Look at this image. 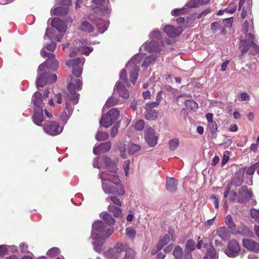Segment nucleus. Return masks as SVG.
I'll use <instances>...</instances> for the list:
<instances>
[{"label":"nucleus","mask_w":259,"mask_h":259,"mask_svg":"<svg viewBox=\"0 0 259 259\" xmlns=\"http://www.w3.org/2000/svg\"><path fill=\"white\" fill-rule=\"evenodd\" d=\"M102 160L105 165L99 176L102 181V187L103 191L108 194L124 195V188L121 184L116 163L107 157H104Z\"/></svg>","instance_id":"1"},{"label":"nucleus","mask_w":259,"mask_h":259,"mask_svg":"<svg viewBox=\"0 0 259 259\" xmlns=\"http://www.w3.org/2000/svg\"><path fill=\"white\" fill-rule=\"evenodd\" d=\"M100 217L104 221L95 222L92 226V237L95 240L94 248L96 251L100 252L103 240L109 237L114 232L112 225L114 224V220L107 212H103Z\"/></svg>","instance_id":"2"},{"label":"nucleus","mask_w":259,"mask_h":259,"mask_svg":"<svg viewBox=\"0 0 259 259\" xmlns=\"http://www.w3.org/2000/svg\"><path fill=\"white\" fill-rule=\"evenodd\" d=\"M82 82L79 79H75L71 77V80L67 87L68 92L66 94L65 99V109L61 115L62 121H66L72 114L73 106L76 104L78 101L79 95L75 93L76 90H80Z\"/></svg>","instance_id":"3"},{"label":"nucleus","mask_w":259,"mask_h":259,"mask_svg":"<svg viewBox=\"0 0 259 259\" xmlns=\"http://www.w3.org/2000/svg\"><path fill=\"white\" fill-rule=\"evenodd\" d=\"M93 2L99 6L94 9V11L96 14L95 18L92 17V15L89 18L96 25L99 32L103 33L107 30L109 25V22L106 19L109 16L111 10L108 4L103 5L105 0H93Z\"/></svg>","instance_id":"4"},{"label":"nucleus","mask_w":259,"mask_h":259,"mask_svg":"<svg viewBox=\"0 0 259 259\" xmlns=\"http://www.w3.org/2000/svg\"><path fill=\"white\" fill-rule=\"evenodd\" d=\"M119 115V111L116 108L110 109L106 115L102 116L100 120V124L106 128L109 127Z\"/></svg>","instance_id":"5"},{"label":"nucleus","mask_w":259,"mask_h":259,"mask_svg":"<svg viewBox=\"0 0 259 259\" xmlns=\"http://www.w3.org/2000/svg\"><path fill=\"white\" fill-rule=\"evenodd\" d=\"M243 27L245 29L246 32H249L246 35L247 39L242 41L241 52L242 54L245 53L247 52L249 46L254 45L253 43L254 36L251 33V30L252 26L248 22H245L243 24Z\"/></svg>","instance_id":"6"},{"label":"nucleus","mask_w":259,"mask_h":259,"mask_svg":"<svg viewBox=\"0 0 259 259\" xmlns=\"http://www.w3.org/2000/svg\"><path fill=\"white\" fill-rule=\"evenodd\" d=\"M63 127L60 126L59 123L55 121H47L44 126L46 133L51 136H56L61 133Z\"/></svg>","instance_id":"7"},{"label":"nucleus","mask_w":259,"mask_h":259,"mask_svg":"<svg viewBox=\"0 0 259 259\" xmlns=\"http://www.w3.org/2000/svg\"><path fill=\"white\" fill-rule=\"evenodd\" d=\"M144 139L149 146L154 147L157 144L158 135L151 127H146L145 130Z\"/></svg>","instance_id":"8"},{"label":"nucleus","mask_w":259,"mask_h":259,"mask_svg":"<svg viewBox=\"0 0 259 259\" xmlns=\"http://www.w3.org/2000/svg\"><path fill=\"white\" fill-rule=\"evenodd\" d=\"M85 59L83 57L77 58L75 59L67 61L66 65L72 68V72L73 74L79 77L82 72V66L84 63Z\"/></svg>","instance_id":"9"},{"label":"nucleus","mask_w":259,"mask_h":259,"mask_svg":"<svg viewBox=\"0 0 259 259\" xmlns=\"http://www.w3.org/2000/svg\"><path fill=\"white\" fill-rule=\"evenodd\" d=\"M41 54L44 58H47V61L45 63H42L45 66V70L48 71L49 69H56L58 65V63L55 59V55L52 53L47 52L42 49L41 51Z\"/></svg>","instance_id":"10"},{"label":"nucleus","mask_w":259,"mask_h":259,"mask_svg":"<svg viewBox=\"0 0 259 259\" xmlns=\"http://www.w3.org/2000/svg\"><path fill=\"white\" fill-rule=\"evenodd\" d=\"M49 71L45 70V66L41 64L38 69V77L36 81V85L37 88L44 87L47 83H49Z\"/></svg>","instance_id":"11"},{"label":"nucleus","mask_w":259,"mask_h":259,"mask_svg":"<svg viewBox=\"0 0 259 259\" xmlns=\"http://www.w3.org/2000/svg\"><path fill=\"white\" fill-rule=\"evenodd\" d=\"M123 251V245L122 244H117L114 247L106 251L105 255L108 259H118Z\"/></svg>","instance_id":"12"},{"label":"nucleus","mask_w":259,"mask_h":259,"mask_svg":"<svg viewBox=\"0 0 259 259\" xmlns=\"http://www.w3.org/2000/svg\"><path fill=\"white\" fill-rule=\"evenodd\" d=\"M240 250V247L238 242L236 240H232L230 241L225 253L229 257H234L238 254Z\"/></svg>","instance_id":"13"},{"label":"nucleus","mask_w":259,"mask_h":259,"mask_svg":"<svg viewBox=\"0 0 259 259\" xmlns=\"http://www.w3.org/2000/svg\"><path fill=\"white\" fill-rule=\"evenodd\" d=\"M251 196L252 193L250 190H248L247 187L246 186H242L238 191L237 202L240 203H244Z\"/></svg>","instance_id":"14"},{"label":"nucleus","mask_w":259,"mask_h":259,"mask_svg":"<svg viewBox=\"0 0 259 259\" xmlns=\"http://www.w3.org/2000/svg\"><path fill=\"white\" fill-rule=\"evenodd\" d=\"M182 26L175 27L173 25H167L163 27V31L167 35L171 37L179 36L182 32Z\"/></svg>","instance_id":"15"},{"label":"nucleus","mask_w":259,"mask_h":259,"mask_svg":"<svg viewBox=\"0 0 259 259\" xmlns=\"http://www.w3.org/2000/svg\"><path fill=\"white\" fill-rule=\"evenodd\" d=\"M243 245L249 250L255 253L259 252V243L253 240L244 239L243 240Z\"/></svg>","instance_id":"16"},{"label":"nucleus","mask_w":259,"mask_h":259,"mask_svg":"<svg viewBox=\"0 0 259 259\" xmlns=\"http://www.w3.org/2000/svg\"><path fill=\"white\" fill-rule=\"evenodd\" d=\"M51 25L53 27L58 30L60 33L65 32L67 29V26L64 22L58 18H54L52 19Z\"/></svg>","instance_id":"17"},{"label":"nucleus","mask_w":259,"mask_h":259,"mask_svg":"<svg viewBox=\"0 0 259 259\" xmlns=\"http://www.w3.org/2000/svg\"><path fill=\"white\" fill-rule=\"evenodd\" d=\"M33 122L37 125H41L44 120L43 108H35L34 114L32 116Z\"/></svg>","instance_id":"18"},{"label":"nucleus","mask_w":259,"mask_h":259,"mask_svg":"<svg viewBox=\"0 0 259 259\" xmlns=\"http://www.w3.org/2000/svg\"><path fill=\"white\" fill-rule=\"evenodd\" d=\"M110 148L111 143L110 142H105L101 144L98 147H95L93 149V153L95 155L104 153L109 151Z\"/></svg>","instance_id":"19"},{"label":"nucleus","mask_w":259,"mask_h":259,"mask_svg":"<svg viewBox=\"0 0 259 259\" xmlns=\"http://www.w3.org/2000/svg\"><path fill=\"white\" fill-rule=\"evenodd\" d=\"M32 101L35 108H43L42 95L40 92H36L32 97Z\"/></svg>","instance_id":"20"},{"label":"nucleus","mask_w":259,"mask_h":259,"mask_svg":"<svg viewBox=\"0 0 259 259\" xmlns=\"http://www.w3.org/2000/svg\"><path fill=\"white\" fill-rule=\"evenodd\" d=\"M115 89L118 92L120 97L125 99L129 97L128 92L121 82H118L116 83Z\"/></svg>","instance_id":"21"},{"label":"nucleus","mask_w":259,"mask_h":259,"mask_svg":"<svg viewBox=\"0 0 259 259\" xmlns=\"http://www.w3.org/2000/svg\"><path fill=\"white\" fill-rule=\"evenodd\" d=\"M150 51L156 52H160L162 50L163 44L161 41H156L153 39L150 42Z\"/></svg>","instance_id":"22"},{"label":"nucleus","mask_w":259,"mask_h":259,"mask_svg":"<svg viewBox=\"0 0 259 259\" xmlns=\"http://www.w3.org/2000/svg\"><path fill=\"white\" fill-rule=\"evenodd\" d=\"M178 182L172 178H168L166 180V188L171 192H175L177 189Z\"/></svg>","instance_id":"23"},{"label":"nucleus","mask_w":259,"mask_h":259,"mask_svg":"<svg viewBox=\"0 0 259 259\" xmlns=\"http://www.w3.org/2000/svg\"><path fill=\"white\" fill-rule=\"evenodd\" d=\"M80 29L87 32H92L94 30V26L88 21H83L81 24Z\"/></svg>","instance_id":"24"},{"label":"nucleus","mask_w":259,"mask_h":259,"mask_svg":"<svg viewBox=\"0 0 259 259\" xmlns=\"http://www.w3.org/2000/svg\"><path fill=\"white\" fill-rule=\"evenodd\" d=\"M54 31H55L54 30H52L49 28L47 29L46 34L44 36V39H46V37H48L51 40L55 39L58 41H60L62 39V36H59L55 35Z\"/></svg>","instance_id":"25"},{"label":"nucleus","mask_w":259,"mask_h":259,"mask_svg":"<svg viewBox=\"0 0 259 259\" xmlns=\"http://www.w3.org/2000/svg\"><path fill=\"white\" fill-rule=\"evenodd\" d=\"M160 94V92H158L157 95L156 101L155 102L147 103L146 104L145 107L146 110L152 109L153 108L156 107L159 104L161 100Z\"/></svg>","instance_id":"26"},{"label":"nucleus","mask_w":259,"mask_h":259,"mask_svg":"<svg viewBox=\"0 0 259 259\" xmlns=\"http://www.w3.org/2000/svg\"><path fill=\"white\" fill-rule=\"evenodd\" d=\"M210 0H191L188 4L187 6L190 8H195L200 5L207 4Z\"/></svg>","instance_id":"27"},{"label":"nucleus","mask_w":259,"mask_h":259,"mask_svg":"<svg viewBox=\"0 0 259 259\" xmlns=\"http://www.w3.org/2000/svg\"><path fill=\"white\" fill-rule=\"evenodd\" d=\"M132 67V70L131 71L130 80L134 84L138 77L139 68L137 66H134Z\"/></svg>","instance_id":"28"},{"label":"nucleus","mask_w":259,"mask_h":259,"mask_svg":"<svg viewBox=\"0 0 259 259\" xmlns=\"http://www.w3.org/2000/svg\"><path fill=\"white\" fill-rule=\"evenodd\" d=\"M145 114V118L149 120H153L156 118L157 113L156 110L153 109H147Z\"/></svg>","instance_id":"29"},{"label":"nucleus","mask_w":259,"mask_h":259,"mask_svg":"<svg viewBox=\"0 0 259 259\" xmlns=\"http://www.w3.org/2000/svg\"><path fill=\"white\" fill-rule=\"evenodd\" d=\"M141 60V55H136L133 57L131 60L126 64V67H133L137 66L136 64H138Z\"/></svg>","instance_id":"30"},{"label":"nucleus","mask_w":259,"mask_h":259,"mask_svg":"<svg viewBox=\"0 0 259 259\" xmlns=\"http://www.w3.org/2000/svg\"><path fill=\"white\" fill-rule=\"evenodd\" d=\"M225 223L226 225L231 229L235 230L237 229L236 225L233 221L232 217L231 215H228L225 219Z\"/></svg>","instance_id":"31"},{"label":"nucleus","mask_w":259,"mask_h":259,"mask_svg":"<svg viewBox=\"0 0 259 259\" xmlns=\"http://www.w3.org/2000/svg\"><path fill=\"white\" fill-rule=\"evenodd\" d=\"M170 238L168 235H165L164 236L162 237L159 242L157 246V248L158 250H160L163 246L167 244L169 241Z\"/></svg>","instance_id":"32"},{"label":"nucleus","mask_w":259,"mask_h":259,"mask_svg":"<svg viewBox=\"0 0 259 259\" xmlns=\"http://www.w3.org/2000/svg\"><path fill=\"white\" fill-rule=\"evenodd\" d=\"M179 144L180 140L179 139L176 138L169 140L168 142L169 148L171 151L176 150L179 147Z\"/></svg>","instance_id":"33"},{"label":"nucleus","mask_w":259,"mask_h":259,"mask_svg":"<svg viewBox=\"0 0 259 259\" xmlns=\"http://www.w3.org/2000/svg\"><path fill=\"white\" fill-rule=\"evenodd\" d=\"M108 209L110 212H111L113 213L115 217H119L121 216V210L118 207H116L113 205H109L108 206Z\"/></svg>","instance_id":"34"},{"label":"nucleus","mask_w":259,"mask_h":259,"mask_svg":"<svg viewBox=\"0 0 259 259\" xmlns=\"http://www.w3.org/2000/svg\"><path fill=\"white\" fill-rule=\"evenodd\" d=\"M128 149L129 154L132 155L139 151L141 149V147L139 145L132 143L128 145Z\"/></svg>","instance_id":"35"},{"label":"nucleus","mask_w":259,"mask_h":259,"mask_svg":"<svg viewBox=\"0 0 259 259\" xmlns=\"http://www.w3.org/2000/svg\"><path fill=\"white\" fill-rule=\"evenodd\" d=\"M205 257L206 259H216L217 258L216 251L212 246L209 248Z\"/></svg>","instance_id":"36"},{"label":"nucleus","mask_w":259,"mask_h":259,"mask_svg":"<svg viewBox=\"0 0 259 259\" xmlns=\"http://www.w3.org/2000/svg\"><path fill=\"white\" fill-rule=\"evenodd\" d=\"M185 106L188 110H193L197 109V104L192 100H188L185 101Z\"/></svg>","instance_id":"37"},{"label":"nucleus","mask_w":259,"mask_h":259,"mask_svg":"<svg viewBox=\"0 0 259 259\" xmlns=\"http://www.w3.org/2000/svg\"><path fill=\"white\" fill-rule=\"evenodd\" d=\"M156 58L157 57L155 55H152L148 56L143 63L142 66L144 67L148 66L155 61Z\"/></svg>","instance_id":"38"},{"label":"nucleus","mask_w":259,"mask_h":259,"mask_svg":"<svg viewBox=\"0 0 259 259\" xmlns=\"http://www.w3.org/2000/svg\"><path fill=\"white\" fill-rule=\"evenodd\" d=\"M228 231L224 228L220 227L217 231V235L222 239H225L228 237Z\"/></svg>","instance_id":"39"},{"label":"nucleus","mask_w":259,"mask_h":259,"mask_svg":"<svg viewBox=\"0 0 259 259\" xmlns=\"http://www.w3.org/2000/svg\"><path fill=\"white\" fill-rule=\"evenodd\" d=\"M173 254L175 259H182L183 250L182 248L179 246H176L173 251Z\"/></svg>","instance_id":"40"},{"label":"nucleus","mask_w":259,"mask_h":259,"mask_svg":"<svg viewBox=\"0 0 259 259\" xmlns=\"http://www.w3.org/2000/svg\"><path fill=\"white\" fill-rule=\"evenodd\" d=\"M195 241L192 240H188L186 243V253L190 252L191 253V252L195 249Z\"/></svg>","instance_id":"41"},{"label":"nucleus","mask_w":259,"mask_h":259,"mask_svg":"<svg viewBox=\"0 0 259 259\" xmlns=\"http://www.w3.org/2000/svg\"><path fill=\"white\" fill-rule=\"evenodd\" d=\"M122 259H135V253L131 248L126 249Z\"/></svg>","instance_id":"42"},{"label":"nucleus","mask_w":259,"mask_h":259,"mask_svg":"<svg viewBox=\"0 0 259 259\" xmlns=\"http://www.w3.org/2000/svg\"><path fill=\"white\" fill-rule=\"evenodd\" d=\"M250 214L251 218L259 224V209L251 208L250 210Z\"/></svg>","instance_id":"43"},{"label":"nucleus","mask_w":259,"mask_h":259,"mask_svg":"<svg viewBox=\"0 0 259 259\" xmlns=\"http://www.w3.org/2000/svg\"><path fill=\"white\" fill-rule=\"evenodd\" d=\"M109 137V135L106 132H98L96 135V139L97 140L103 141L107 139Z\"/></svg>","instance_id":"44"},{"label":"nucleus","mask_w":259,"mask_h":259,"mask_svg":"<svg viewBox=\"0 0 259 259\" xmlns=\"http://www.w3.org/2000/svg\"><path fill=\"white\" fill-rule=\"evenodd\" d=\"M77 50L80 53L85 55L89 54L93 51V49L83 46H79L77 48Z\"/></svg>","instance_id":"45"},{"label":"nucleus","mask_w":259,"mask_h":259,"mask_svg":"<svg viewBox=\"0 0 259 259\" xmlns=\"http://www.w3.org/2000/svg\"><path fill=\"white\" fill-rule=\"evenodd\" d=\"M117 102L118 101L116 98L111 97L106 101L105 106L107 107H110L115 106L117 103Z\"/></svg>","instance_id":"46"},{"label":"nucleus","mask_w":259,"mask_h":259,"mask_svg":"<svg viewBox=\"0 0 259 259\" xmlns=\"http://www.w3.org/2000/svg\"><path fill=\"white\" fill-rule=\"evenodd\" d=\"M59 249L57 247H53L49 249L47 254L51 257H54L59 253Z\"/></svg>","instance_id":"47"},{"label":"nucleus","mask_w":259,"mask_h":259,"mask_svg":"<svg viewBox=\"0 0 259 259\" xmlns=\"http://www.w3.org/2000/svg\"><path fill=\"white\" fill-rule=\"evenodd\" d=\"M145 126V122L143 120H138L135 124V128L137 131H142Z\"/></svg>","instance_id":"48"},{"label":"nucleus","mask_w":259,"mask_h":259,"mask_svg":"<svg viewBox=\"0 0 259 259\" xmlns=\"http://www.w3.org/2000/svg\"><path fill=\"white\" fill-rule=\"evenodd\" d=\"M67 12V9L63 7H57L54 10V14L56 15H61L66 14Z\"/></svg>","instance_id":"49"},{"label":"nucleus","mask_w":259,"mask_h":259,"mask_svg":"<svg viewBox=\"0 0 259 259\" xmlns=\"http://www.w3.org/2000/svg\"><path fill=\"white\" fill-rule=\"evenodd\" d=\"M259 166V162H257L249 167L246 170V174L249 175H252L255 169Z\"/></svg>","instance_id":"50"},{"label":"nucleus","mask_w":259,"mask_h":259,"mask_svg":"<svg viewBox=\"0 0 259 259\" xmlns=\"http://www.w3.org/2000/svg\"><path fill=\"white\" fill-rule=\"evenodd\" d=\"M126 234L130 238H134L136 235V232L132 228H127L126 230Z\"/></svg>","instance_id":"51"},{"label":"nucleus","mask_w":259,"mask_h":259,"mask_svg":"<svg viewBox=\"0 0 259 259\" xmlns=\"http://www.w3.org/2000/svg\"><path fill=\"white\" fill-rule=\"evenodd\" d=\"M208 127L212 133H215L218 130V126L215 121H213L208 123Z\"/></svg>","instance_id":"52"},{"label":"nucleus","mask_w":259,"mask_h":259,"mask_svg":"<svg viewBox=\"0 0 259 259\" xmlns=\"http://www.w3.org/2000/svg\"><path fill=\"white\" fill-rule=\"evenodd\" d=\"M110 199L114 204L117 206H120L121 205V202L117 197L111 196L110 197Z\"/></svg>","instance_id":"53"},{"label":"nucleus","mask_w":259,"mask_h":259,"mask_svg":"<svg viewBox=\"0 0 259 259\" xmlns=\"http://www.w3.org/2000/svg\"><path fill=\"white\" fill-rule=\"evenodd\" d=\"M230 184H231V186L232 185H234L236 187L239 186L242 184V180L240 178H236Z\"/></svg>","instance_id":"54"},{"label":"nucleus","mask_w":259,"mask_h":259,"mask_svg":"<svg viewBox=\"0 0 259 259\" xmlns=\"http://www.w3.org/2000/svg\"><path fill=\"white\" fill-rule=\"evenodd\" d=\"M185 11V9H175L171 11V15L174 16H178L181 14H183Z\"/></svg>","instance_id":"55"},{"label":"nucleus","mask_w":259,"mask_h":259,"mask_svg":"<svg viewBox=\"0 0 259 259\" xmlns=\"http://www.w3.org/2000/svg\"><path fill=\"white\" fill-rule=\"evenodd\" d=\"M236 6L234 4H231L230 7L226 9V13L232 14L236 11Z\"/></svg>","instance_id":"56"},{"label":"nucleus","mask_w":259,"mask_h":259,"mask_svg":"<svg viewBox=\"0 0 259 259\" xmlns=\"http://www.w3.org/2000/svg\"><path fill=\"white\" fill-rule=\"evenodd\" d=\"M118 127L119 125L117 124H115L113 126L111 132V135L112 137H114L117 135L118 133Z\"/></svg>","instance_id":"57"},{"label":"nucleus","mask_w":259,"mask_h":259,"mask_svg":"<svg viewBox=\"0 0 259 259\" xmlns=\"http://www.w3.org/2000/svg\"><path fill=\"white\" fill-rule=\"evenodd\" d=\"M160 32L159 31H157V30L152 31L150 35L151 38L152 39H155V38L158 39L159 37H160Z\"/></svg>","instance_id":"58"},{"label":"nucleus","mask_w":259,"mask_h":259,"mask_svg":"<svg viewBox=\"0 0 259 259\" xmlns=\"http://www.w3.org/2000/svg\"><path fill=\"white\" fill-rule=\"evenodd\" d=\"M220 27V24L219 22H214L211 24V28L214 31H216Z\"/></svg>","instance_id":"59"},{"label":"nucleus","mask_w":259,"mask_h":259,"mask_svg":"<svg viewBox=\"0 0 259 259\" xmlns=\"http://www.w3.org/2000/svg\"><path fill=\"white\" fill-rule=\"evenodd\" d=\"M240 98L242 101H248L250 100V96L246 92L241 93Z\"/></svg>","instance_id":"60"},{"label":"nucleus","mask_w":259,"mask_h":259,"mask_svg":"<svg viewBox=\"0 0 259 259\" xmlns=\"http://www.w3.org/2000/svg\"><path fill=\"white\" fill-rule=\"evenodd\" d=\"M48 78H49V83H52L56 82L57 79V75L56 74L50 75L49 74Z\"/></svg>","instance_id":"61"},{"label":"nucleus","mask_w":259,"mask_h":259,"mask_svg":"<svg viewBox=\"0 0 259 259\" xmlns=\"http://www.w3.org/2000/svg\"><path fill=\"white\" fill-rule=\"evenodd\" d=\"M8 249L5 245H2L0 246V256L4 255L7 253Z\"/></svg>","instance_id":"62"},{"label":"nucleus","mask_w":259,"mask_h":259,"mask_svg":"<svg viewBox=\"0 0 259 259\" xmlns=\"http://www.w3.org/2000/svg\"><path fill=\"white\" fill-rule=\"evenodd\" d=\"M129 164H130V160H127L124 162L123 164V169L124 170V172L125 175L127 176L128 175V170H129Z\"/></svg>","instance_id":"63"},{"label":"nucleus","mask_w":259,"mask_h":259,"mask_svg":"<svg viewBox=\"0 0 259 259\" xmlns=\"http://www.w3.org/2000/svg\"><path fill=\"white\" fill-rule=\"evenodd\" d=\"M120 78L125 82H127L126 72L125 69H122L120 74Z\"/></svg>","instance_id":"64"}]
</instances>
